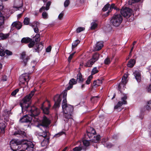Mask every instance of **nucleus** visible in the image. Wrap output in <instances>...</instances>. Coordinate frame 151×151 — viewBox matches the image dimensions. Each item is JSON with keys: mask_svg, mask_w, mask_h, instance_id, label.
<instances>
[{"mask_svg": "<svg viewBox=\"0 0 151 151\" xmlns=\"http://www.w3.org/2000/svg\"><path fill=\"white\" fill-rule=\"evenodd\" d=\"M42 18L44 19H47L48 17L47 13L45 12H43L42 14Z\"/></svg>", "mask_w": 151, "mask_h": 151, "instance_id": "c9c22d12", "label": "nucleus"}, {"mask_svg": "<svg viewBox=\"0 0 151 151\" xmlns=\"http://www.w3.org/2000/svg\"><path fill=\"white\" fill-rule=\"evenodd\" d=\"M146 90V91L148 92L151 93V84L147 86Z\"/></svg>", "mask_w": 151, "mask_h": 151, "instance_id": "3c124183", "label": "nucleus"}, {"mask_svg": "<svg viewBox=\"0 0 151 151\" xmlns=\"http://www.w3.org/2000/svg\"><path fill=\"white\" fill-rule=\"evenodd\" d=\"M22 14H19L18 15H17V17L18 18H19L21 17L22 15Z\"/></svg>", "mask_w": 151, "mask_h": 151, "instance_id": "680f3d73", "label": "nucleus"}, {"mask_svg": "<svg viewBox=\"0 0 151 151\" xmlns=\"http://www.w3.org/2000/svg\"><path fill=\"white\" fill-rule=\"evenodd\" d=\"M67 148V147H65L62 151H65L66 150Z\"/></svg>", "mask_w": 151, "mask_h": 151, "instance_id": "0e129e2a", "label": "nucleus"}, {"mask_svg": "<svg viewBox=\"0 0 151 151\" xmlns=\"http://www.w3.org/2000/svg\"><path fill=\"white\" fill-rule=\"evenodd\" d=\"M5 127V125L3 123H0V128L1 131V132L3 134L4 133V129Z\"/></svg>", "mask_w": 151, "mask_h": 151, "instance_id": "7c9ffc66", "label": "nucleus"}, {"mask_svg": "<svg viewBox=\"0 0 151 151\" xmlns=\"http://www.w3.org/2000/svg\"><path fill=\"white\" fill-rule=\"evenodd\" d=\"M64 16V12H62L58 16V19L59 20H62Z\"/></svg>", "mask_w": 151, "mask_h": 151, "instance_id": "09e8293b", "label": "nucleus"}, {"mask_svg": "<svg viewBox=\"0 0 151 151\" xmlns=\"http://www.w3.org/2000/svg\"><path fill=\"white\" fill-rule=\"evenodd\" d=\"M134 76L138 82L141 81V74L139 71H136L134 73Z\"/></svg>", "mask_w": 151, "mask_h": 151, "instance_id": "2eb2a0df", "label": "nucleus"}, {"mask_svg": "<svg viewBox=\"0 0 151 151\" xmlns=\"http://www.w3.org/2000/svg\"><path fill=\"white\" fill-rule=\"evenodd\" d=\"M29 19L28 18H25L24 20V24L25 25H28L29 23Z\"/></svg>", "mask_w": 151, "mask_h": 151, "instance_id": "37998d69", "label": "nucleus"}, {"mask_svg": "<svg viewBox=\"0 0 151 151\" xmlns=\"http://www.w3.org/2000/svg\"><path fill=\"white\" fill-rule=\"evenodd\" d=\"M136 41H134V42H133V46H134V45L135 44H136Z\"/></svg>", "mask_w": 151, "mask_h": 151, "instance_id": "774afa93", "label": "nucleus"}, {"mask_svg": "<svg viewBox=\"0 0 151 151\" xmlns=\"http://www.w3.org/2000/svg\"><path fill=\"white\" fill-rule=\"evenodd\" d=\"M35 41L36 42H39L40 40V35L39 34H37L35 36Z\"/></svg>", "mask_w": 151, "mask_h": 151, "instance_id": "c03bdc74", "label": "nucleus"}, {"mask_svg": "<svg viewBox=\"0 0 151 151\" xmlns=\"http://www.w3.org/2000/svg\"><path fill=\"white\" fill-rule=\"evenodd\" d=\"M75 52H74V53H72V54L70 55V56H69L68 58V61L70 63L72 58H73L74 54L75 53Z\"/></svg>", "mask_w": 151, "mask_h": 151, "instance_id": "864d4df0", "label": "nucleus"}, {"mask_svg": "<svg viewBox=\"0 0 151 151\" xmlns=\"http://www.w3.org/2000/svg\"><path fill=\"white\" fill-rule=\"evenodd\" d=\"M64 134V132H59V133H58V134H56L55 136H54V137H55L58 135H59V136H60V135H62L63 134Z\"/></svg>", "mask_w": 151, "mask_h": 151, "instance_id": "bf43d9fd", "label": "nucleus"}, {"mask_svg": "<svg viewBox=\"0 0 151 151\" xmlns=\"http://www.w3.org/2000/svg\"><path fill=\"white\" fill-rule=\"evenodd\" d=\"M127 77L128 75L127 74H124L122 78V83H119L118 86L119 89L121 92L122 91V89L124 90L125 88V86L127 81Z\"/></svg>", "mask_w": 151, "mask_h": 151, "instance_id": "423d86ee", "label": "nucleus"}, {"mask_svg": "<svg viewBox=\"0 0 151 151\" xmlns=\"http://www.w3.org/2000/svg\"><path fill=\"white\" fill-rule=\"evenodd\" d=\"M77 81L80 82H82L83 81V79L82 77V75L80 73H79L77 76Z\"/></svg>", "mask_w": 151, "mask_h": 151, "instance_id": "c85d7f7f", "label": "nucleus"}, {"mask_svg": "<svg viewBox=\"0 0 151 151\" xmlns=\"http://www.w3.org/2000/svg\"><path fill=\"white\" fill-rule=\"evenodd\" d=\"M133 48H134V47L133 46L132 48L131 49V50H130V53H129V56H130V54H131V53L132 52V50H133Z\"/></svg>", "mask_w": 151, "mask_h": 151, "instance_id": "e2e57ef3", "label": "nucleus"}, {"mask_svg": "<svg viewBox=\"0 0 151 151\" xmlns=\"http://www.w3.org/2000/svg\"><path fill=\"white\" fill-rule=\"evenodd\" d=\"M80 41L79 40H77L75 41L72 44V49L75 48L77 45L80 43Z\"/></svg>", "mask_w": 151, "mask_h": 151, "instance_id": "cd10ccee", "label": "nucleus"}, {"mask_svg": "<svg viewBox=\"0 0 151 151\" xmlns=\"http://www.w3.org/2000/svg\"><path fill=\"white\" fill-rule=\"evenodd\" d=\"M151 104V101L150 100L147 101L146 102V108L147 110H149L151 109V108L150 107V105Z\"/></svg>", "mask_w": 151, "mask_h": 151, "instance_id": "473e14b6", "label": "nucleus"}, {"mask_svg": "<svg viewBox=\"0 0 151 151\" xmlns=\"http://www.w3.org/2000/svg\"><path fill=\"white\" fill-rule=\"evenodd\" d=\"M20 145L27 151H33L34 150V145L30 141L24 139L21 141H19L18 140H12L10 142V147L14 151H16L19 148V146L18 145Z\"/></svg>", "mask_w": 151, "mask_h": 151, "instance_id": "7ed1b4c3", "label": "nucleus"}, {"mask_svg": "<svg viewBox=\"0 0 151 151\" xmlns=\"http://www.w3.org/2000/svg\"><path fill=\"white\" fill-rule=\"evenodd\" d=\"M34 93V91H31L29 94L23 99V102L21 104L22 112H23L25 111L28 112L29 116H31L32 118L37 116L40 112L39 109L34 106H31L28 103L30 101Z\"/></svg>", "mask_w": 151, "mask_h": 151, "instance_id": "f257e3e1", "label": "nucleus"}, {"mask_svg": "<svg viewBox=\"0 0 151 151\" xmlns=\"http://www.w3.org/2000/svg\"><path fill=\"white\" fill-rule=\"evenodd\" d=\"M102 83V80L101 79H98L94 81L93 84V86L96 87L100 86Z\"/></svg>", "mask_w": 151, "mask_h": 151, "instance_id": "4be33fe9", "label": "nucleus"}, {"mask_svg": "<svg viewBox=\"0 0 151 151\" xmlns=\"http://www.w3.org/2000/svg\"><path fill=\"white\" fill-rule=\"evenodd\" d=\"M5 54V51L4 50L1 49L0 50V56H3Z\"/></svg>", "mask_w": 151, "mask_h": 151, "instance_id": "de8ad7c7", "label": "nucleus"}, {"mask_svg": "<svg viewBox=\"0 0 151 151\" xmlns=\"http://www.w3.org/2000/svg\"><path fill=\"white\" fill-rule=\"evenodd\" d=\"M91 129L93 132L92 133H91L90 132H87V135L90 138H91L92 136H94V133H95V131L94 129L93 128H91Z\"/></svg>", "mask_w": 151, "mask_h": 151, "instance_id": "2f4dec72", "label": "nucleus"}, {"mask_svg": "<svg viewBox=\"0 0 151 151\" xmlns=\"http://www.w3.org/2000/svg\"><path fill=\"white\" fill-rule=\"evenodd\" d=\"M62 95L58 94L54 96V100L55 101V103L53 106L54 108H56L60 106V101L61 100V97L62 96Z\"/></svg>", "mask_w": 151, "mask_h": 151, "instance_id": "6e6552de", "label": "nucleus"}, {"mask_svg": "<svg viewBox=\"0 0 151 151\" xmlns=\"http://www.w3.org/2000/svg\"><path fill=\"white\" fill-rule=\"evenodd\" d=\"M22 27V24L19 22H15L12 23L11 26V30H13L15 27L17 29H20Z\"/></svg>", "mask_w": 151, "mask_h": 151, "instance_id": "f8f14e48", "label": "nucleus"}, {"mask_svg": "<svg viewBox=\"0 0 151 151\" xmlns=\"http://www.w3.org/2000/svg\"><path fill=\"white\" fill-rule=\"evenodd\" d=\"M110 6L109 4L108 3L106 4L103 8L102 9V10L103 11H106L108 9Z\"/></svg>", "mask_w": 151, "mask_h": 151, "instance_id": "ea45409f", "label": "nucleus"}, {"mask_svg": "<svg viewBox=\"0 0 151 151\" xmlns=\"http://www.w3.org/2000/svg\"><path fill=\"white\" fill-rule=\"evenodd\" d=\"M135 63V60L134 59H131L127 64V66L129 67H132L134 66Z\"/></svg>", "mask_w": 151, "mask_h": 151, "instance_id": "b1692460", "label": "nucleus"}, {"mask_svg": "<svg viewBox=\"0 0 151 151\" xmlns=\"http://www.w3.org/2000/svg\"><path fill=\"white\" fill-rule=\"evenodd\" d=\"M44 103L42 104L41 109H42L44 114H48L49 113V109L51 106L50 104L49 105L48 107H46L44 108Z\"/></svg>", "mask_w": 151, "mask_h": 151, "instance_id": "6ab92c4d", "label": "nucleus"}, {"mask_svg": "<svg viewBox=\"0 0 151 151\" xmlns=\"http://www.w3.org/2000/svg\"><path fill=\"white\" fill-rule=\"evenodd\" d=\"M103 46V42H99L97 43L95 50H100Z\"/></svg>", "mask_w": 151, "mask_h": 151, "instance_id": "a211bd4d", "label": "nucleus"}, {"mask_svg": "<svg viewBox=\"0 0 151 151\" xmlns=\"http://www.w3.org/2000/svg\"><path fill=\"white\" fill-rule=\"evenodd\" d=\"M19 89H16L13 91L11 93V95L12 96H15L17 93L18 92Z\"/></svg>", "mask_w": 151, "mask_h": 151, "instance_id": "603ef678", "label": "nucleus"}, {"mask_svg": "<svg viewBox=\"0 0 151 151\" xmlns=\"http://www.w3.org/2000/svg\"><path fill=\"white\" fill-rule=\"evenodd\" d=\"M99 54L98 53H95L94 54L91 59L95 62L98 60L99 57Z\"/></svg>", "mask_w": 151, "mask_h": 151, "instance_id": "393cba45", "label": "nucleus"}, {"mask_svg": "<svg viewBox=\"0 0 151 151\" xmlns=\"http://www.w3.org/2000/svg\"><path fill=\"white\" fill-rule=\"evenodd\" d=\"M99 72L98 70L97 69V68L96 67L94 68L92 70L91 72V75L92 76L96 73H97Z\"/></svg>", "mask_w": 151, "mask_h": 151, "instance_id": "72a5a7b5", "label": "nucleus"}, {"mask_svg": "<svg viewBox=\"0 0 151 151\" xmlns=\"http://www.w3.org/2000/svg\"><path fill=\"white\" fill-rule=\"evenodd\" d=\"M115 96H116V95L114 93L113 95V97L112 98V99H113L115 97Z\"/></svg>", "mask_w": 151, "mask_h": 151, "instance_id": "338daca9", "label": "nucleus"}, {"mask_svg": "<svg viewBox=\"0 0 151 151\" xmlns=\"http://www.w3.org/2000/svg\"><path fill=\"white\" fill-rule=\"evenodd\" d=\"M32 39L29 37L23 38L21 40V42L22 43H27L29 42Z\"/></svg>", "mask_w": 151, "mask_h": 151, "instance_id": "a878e982", "label": "nucleus"}, {"mask_svg": "<svg viewBox=\"0 0 151 151\" xmlns=\"http://www.w3.org/2000/svg\"><path fill=\"white\" fill-rule=\"evenodd\" d=\"M5 53H6L7 54V55H12V52H11L8 50H5Z\"/></svg>", "mask_w": 151, "mask_h": 151, "instance_id": "6e6d98bb", "label": "nucleus"}, {"mask_svg": "<svg viewBox=\"0 0 151 151\" xmlns=\"http://www.w3.org/2000/svg\"><path fill=\"white\" fill-rule=\"evenodd\" d=\"M82 149V148L81 147H76L73 149V151H80Z\"/></svg>", "mask_w": 151, "mask_h": 151, "instance_id": "79ce46f5", "label": "nucleus"}, {"mask_svg": "<svg viewBox=\"0 0 151 151\" xmlns=\"http://www.w3.org/2000/svg\"><path fill=\"white\" fill-rule=\"evenodd\" d=\"M94 63V61L92 60L91 59L88 60L86 63L85 65V66L88 67H91L93 64Z\"/></svg>", "mask_w": 151, "mask_h": 151, "instance_id": "bb28decb", "label": "nucleus"}, {"mask_svg": "<svg viewBox=\"0 0 151 151\" xmlns=\"http://www.w3.org/2000/svg\"><path fill=\"white\" fill-rule=\"evenodd\" d=\"M2 68V65L1 63H0V70Z\"/></svg>", "mask_w": 151, "mask_h": 151, "instance_id": "69168bd1", "label": "nucleus"}, {"mask_svg": "<svg viewBox=\"0 0 151 151\" xmlns=\"http://www.w3.org/2000/svg\"><path fill=\"white\" fill-rule=\"evenodd\" d=\"M85 29L84 27H79L76 29V32L77 33H78L84 30Z\"/></svg>", "mask_w": 151, "mask_h": 151, "instance_id": "f704fd0d", "label": "nucleus"}, {"mask_svg": "<svg viewBox=\"0 0 151 151\" xmlns=\"http://www.w3.org/2000/svg\"><path fill=\"white\" fill-rule=\"evenodd\" d=\"M51 2L50 1H48L46 4L45 9L46 10H48L49 9V7L50 5Z\"/></svg>", "mask_w": 151, "mask_h": 151, "instance_id": "8fccbe9b", "label": "nucleus"}, {"mask_svg": "<svg viewBox=\"0 0 151 151\" xmlns=\"http://www.w3.org/2000/svg\"><path fill=\"white\" fill-rule=\"evenodd\" d=\"M112 58H110L109 57H107L104 60V63L106 65H109L111 62Z\"/></svg>", "mask_w": 151, "mask_h": 151, "instance_id": "c756f323", "label": "nucleus"}, {"mask_svg": "<svg viewBox=\"0 0 151 151\" xmlns=\"http://www.w3.org/2000/svg\"><path fill=\"white\" fill-rule=\"evenodd\" d=\"M122 21V17L119 14H115L111 17L110 21V24L115 27L119 26Z\"/></svg>", "mask_w": 151, "mask_h": 151, "instance_id": "39448f33", "label": "nucleus"}, {"mask_svg": "<svg viewBox=\"0 0 151 151\" xmlns=\"http://www.w3.org/2000/svg\"><path fill=\"white\" fill-rule=\"evenodd\" d=\"M32 26L35 32L38 33L39 32L38 27L39 26V23L37 22H34L32 24Z\"/></svg>", "mask_w": 151, "mask_h": 151, "instance_id": "4468645a", "label": "nucleus"}, {"mask_svg": "<svg viewBox=\"0 0 151 151\" xmlns=\"http://www.w3.org/2000/svg\"><path fill=\"white\" fill-rule=\"evenodd\" d=\"M70 4V1L69 0H66L64 2V5L65 7L68 6Z\"/></svg>", "mask_w": 151, "mask_h": 151, "instance_id": "5fc2aeb1", "label": "nucleus"}, {"mask_svg": "<svg viewBox=\"0 0 151 151\" xmlns=\"http://www.w3.org/2000/svg\"><path fill=\"white\" fill-rule=\"evenodd\" d=\"M123 96L121 98L122 101H119L118 103L115 106L114 109H117L120 107L123 104H126L127 103L126 99H127V95L126 94H123Z\"/></svg>", "mask_w": 151, "mask_h": 151, "instance_id": "1a4fd4ad", "label": "nucleus"}, {"mask_svg": "<svg viewBox=\"0 0 151 151\" xmlns=\"http://www.w3.org/2000/svg\"><path fill=\"white\" fill-rule=\"evenodd\" d=\"M9 34V33L3 34L0 33V39L2 40H5L8 38Z\"/></svg>", "mask_w": 151, "mask_h": 151, "instance_id": "5701e85b", "label": "nucleus"}, {"mask_svg": "<svg viewBox=\"0 0 151 151\" xmlns=\"http://www.w3.org/2000/svg\"><path fill=\"white\" fill-rule=\"evenodd\" d=\"M21 58L23 60V62L24 64V65H26L29 58L28 56L26 55L25 52H24L22 53L21 54Z\"/></svg>", "mask_w": 151, "mask_h": 151, "instance_id": "dca6fc26", "label": "nucleus"}, {"mask_svg": "<svg viewBox=\"0 0 151 151\" xmlns=\"http://www.w3.org/2000/svg\"><path fill=\"white\" fill-rule=\"evenodd\" d=\"M46 7L44 6H42L39 10V12H41L42 11H44Z\"/></svg>", "mask_w": 151, "mask_h": 151, "instance_id": "13d9d810", "label": "nucleus"}, {"mask_svg": "<svg viewBox=\"0 0 151 151\" xmlns=\"http://www.w3.org/2000/svg\"><path fill=\"white\" fill-rule=\"evenodd\" d=\"M140 0H129L128 1V3L129 4L131 5L132 4L138 2Z\"/></svg>", "mask_w": 151, "mask_h": 151, "instance_id": "a18cd8bd", "label": "nucleus"}, {"mask_svg": "<svg viewBox=\"0 0 151 151\" xmlns=\"http://www.w3.org/2000/svg\"><path fill=\"white\" fill-rule=\"evenodd\" d=\"M76 83V81L74 78H72L69 81V86L67 87V89L69 90L73 87V86Z\"/></svg>", "mask_w": 151, "mask_h": 151, "instance_id": "f3484780", "label": "nucleus"}, {"mask_svg": "<svg viewBox=\"0 0 151 151\" xmlns=\"http://www.w3.org/2000/svg\"><path fill=\"white\" fill-rule=\"evenodd\" d=\"M29 42L30 43L28 44V46L29 48H31L34 46L35 42L34 41H32V40Z\"/></svg>", "mask_w": 151, "mask_h": 151, "instance_id": "49530a36", "label": "nucleus"}, {"mask_svg": "<svg viewBox=\"0 0 151 151\" xmlns=\"http://www.w3.org/2000/svg\"><path fill=\"white\" fill-rule=\"evenodd\" d=\"M62 94H63V99L62 103V107L64 113L65 114V115H64L65 117L68 119L71 118L73 108L70 105H67L66 103L67 93L66 91H64L62 93Z\"/></svg>", "mask_w": 151, "mask_h": 151, "instance_id": "20e7f679", "label": "nucleus"}, {"mask_svg": "<svg viewBox=\"0 0 151 151\" xmlns=\"http://www.w3.org/2000/svg\"><path fill=\"white\" fill-rule=\"evenodd\" d=\"M93 78V76L91 75H90L88 78L87 80L86 81V83L87 84H89L90 83L91 80Z\"/></svg>", "mask_w": 151, "mask_h": 151, "instance_id": "e433bc0d", "label": "nucleus"}, {"mask_svg": "<svg viewBox=\"0 0 151 151\" xmlns=\"http://www.w3.org/2000/svg\"><path fill=\"white\" fill-rule=\"evenodd\" d=\"M91 29H95L97 27V24L95 22H92L91 24Z\"/></svg>", "mask_w": 151, "mask_h": 151, "instance_id": "4c0bfd02", "label": "nucleus"}, {"mask_svg": "<svg viewBox=\"0 0 151 151\" xmlns=\"http://www.w3.org/2000/svg\"><path fill=\"white\" fill-rule=\"evenodd\" d=\"M50 123V121L46 116L43 117L42 122L40 126H42V128L41 129L43 130L42 132H40L38 134L39 138L42 137L43 141L41 142V145L42 146L44 147L47 145L49 143L50 139V134L48 131L46 129H47V127Z\"/></svg>", "mask_w": 151, "mask_h": 151, "instance_id": "f03ea898", "label": "nucleus"}, {"mask_svg": "<svg viewBox=\"0 0 151 151\" xmlns=\"http://www.w3.org/2000/svg\"><path fill=\"white\" fill-rule=\"evenodd\" d=\"M83 145L85 146H88L90 145V142L88 140H84L83 141Z\"/></svg>", "mask_w": 151, "mask_h": 151, "instance_id": "58836bf2", "label": "nucleus"}, {"mask_svg": "<svg viewBox=\"0 0 151 151\" xmlns=\"http://www.w3.org/2000/svg\"><path fill=\"white\" fill-rule=\"evenodd\" d=\"M121 13L122 16L127 18L132 14V10L129 8H126L124 9H122Z\"/></svg>", "mask_w": 151, "mask_h": 151, "instance_id": "0eeeda50", "label": "nucleus"}, {"mask_svg": "<svg viewBox=\"0 0 151 151\" xmlns=\"http://www.w3.org/2000/svg\"><path fill=\"white\" fill-rule=\"evenodd\" d=\"M51 47L50 46H48L46 49V52H50L51 50Z\"/></svg>", "mask_w": 151, "mask_h": 151, "instance_id": "4d7b16f0", "label": "nucleus"}, {"mask_svg": "<svg viewBox=\"0 0 151 151\" xmlns=\"http://www.w3.org/2000/svg\"><path fill=\"white\" fill-rule=\"evenodd\" d=\"M17 134L21 135L23 137H24L26 136V134L24 132L20 130H17L14 133V135H16Z\"/></svg>", "mask_w": 151, "mask_h": 151, "instance_id": "aec40b11", "label": "nucleus"}, {"mask_svg": "<svg viewBox=\"0 0 151 151\" xmlns=\"http://www.w3.org/2000/svg\"><path fill=\"white\" fill-rule=\"evenodd\" d=\"M100 138V136L99 135L96 136H94L93 139H91L90 141L96 143L99 141Z\"/></svg>", "mask_w": 151, "mask_h": 151, "instance_id": "412c9836", "label": "nucleus"}, {"mask_svg": "<svg viewBox=\"0 0 151 151\" xmlns=\"http://www.w3.org/2000/svg\"><path fill=\"white\" fill-rule=\"evenodd\" d=\"M29 80V74L25 73L22 74L19 78V81L20 82L24 83L26 81L28 83V82Z\"/></svg>", "mask_w": 151, "mask_h": 151, "instance_id": "9d476101", "label": "nucleus"}, {"mask_svg": "<svg viewBox=\"0 0 151 151\" xmlns=\"http://www.w3.org/2000/svg\"><path fill=\"white\" fill-rule=\"evenodd\" d=\"M32 118L31 116H30L29 114L26 115L20 119V121L21 122H30Z\"/></svg>", "mask_w": 151, "mask_h": 151, "instance_id": "9b49d317", "label": "nucleus"}, {"mask_svg": "<svg viewBox=\"0 0 151 151\" xmlns=\"http://www.w3.org/2000/svg\"><path fill=\"white\" fill-rule=\"evenodd\" d=\"M4 18L3 15L0 12V31L2 30L4 28Z\"/></svg>", "mask_w": 151, "mask_h": 151, "instance_id": "ddd939ff", "label": "nucleus"}, {"mask_svg": "<svg viewBox=\"0 0 151 151\" xmlns=\"http://www.w3.org/2000/svg\"><path fill=\"white\" fill-rule=\"evenodd\" d=\"M113 8L115 9V4H112L110 6V8L109 10V12H107L108 15L109 14V13L110 12L112 11V9Z\"/></svg>", "mask_w": 151, "mask_h": 151, "instance_id": "a19ab883", "label": "nucleus"}, {"mask_svg": "<svg viewBox=\"0 0 151 151\" xmlns=\"http://www.w3.org/2000/svg\"><path fill=\"white\" fill-rule=\"evenodd\" d=\"M4 112L6 114V113L7 114H8L10 112L9 111H7V110H4Z\"/></svg>", "mask_w": 151, "mask_h": 151, "instance_id": "052dcab7", "label": "nucleus"}]
</instances>
